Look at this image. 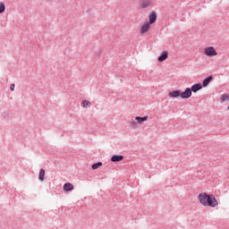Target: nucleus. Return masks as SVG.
Here are the masks:
<instances>
[{
    "label": "nucleus",
    "mask_w": 229,
    "mask_h": 229,
    "mask_svg": "<svg viewBox=\"0 0 229 229\" xmlns=\"http://www.w3.org/2000/svg\"><path fill=\"white\" fill-rule=\"evenodd\" d=\"M225 101H229V95L222 94V96H220V103H225Z\"/></svg>",
    "instance_id": "15"
},
{
    "label": "nucleus",
    "mask_w": 229,
    "mask_h": 229,
    "mask_svg": "<svg viewBox=\"0 0 229 229\" xmlns=\"http://www.w3.org/2000/svg\"><path fill=\"white\" fill-rule=\"evenodd\" d=\"M168 96H169V98H176L179 97L182 98L181 90H179V89L173 90V91L169 92Z\"/></svg>",
    "instance_id": "10"
},
{
    "label": "nucleus",
    "mask_w": 229,
    "mask_h": 229,
    "mask_svg": "<svg viewBox=\"0 0 229 229\" xmlns=\"http://www.w3.org/2000/svg\"><path fill=\"white\" fill-rule=\"evenodd\" d=\"M102 165H103V163L97 162V163L91 165V169L92 170H97L98 167H101Z\"/></svg>",
    "instance_id": "17"
},
{
    "label": "nucleus",
    "mask_w": 229,
    "mask_h": 229,
    "mask_svg": "<svg viewBox=\"0 0 229 229\" xmlns=\"http://www.w3.org/2000/svg\"><path fill=\"white\" fill-rule=\"evenodd\" d=\"M204 54L206 56L209 57H214L217 55L216 50H215V47H206L204 50Z\"/></svg>",
    "instance_id": "2"
},
{
    "label": "nucleus",
    "mask_w": 229,
    "mask_h": 229,
    "mask_svg": "<svg viewBox=\"0 0 229 229\" xmlns=\"http://www.w3.org/2000/svg\"><path fill=\"white\" fill-rule=\"evenodd\" d=\"M203 85L201 83H196L194 85H191V88H186L184 91H193L194 94L197 93L198 91L201 90L203 89Z\"/></svg>",
    "instance_id": "3"
},
{
    "label": "nucleus",
    "mask_w": 229,
    "mask_h": 229,
    "mask_svg": "<svg viewBox=\"0 0 229 229\" xmlns=\"http://www.w3.org/2000/svg\"><path fill=\"white\" fill-rule=\"evenodd\" d=\"M227 110L229 111V106H228V108H227Z\"/></svg>",
    "instance_id": "21"
},
{
    "label": "nucleus",
    "mask_w": 229,
    "mask_h": 229,
    "mask_svg": "<svg viewBox=\"0 0 229 229\" xmlns=\"http://www.w3.org/2000/svg\"><path fill=\"white\" fill-rule=\"evenodd\" d=\"M150 25H152V23H144L142 24V26H140V35L148 32V30H150Z\"/></svg>",
    "instance_id": "6"
},
{
    "label": "nucleus",
    "mask_w": 229,
    "mask_h": 229,
    "mask_svg": "<svg viewBox=\"0 0 229 229\" xmlns=\"http://www.w3.org/2000/svg\"><path fill=\"white\" fill-rule=\"evenodd\" d=\"M157 19V16L156 14V12L150 13V14H148V22H147V24H154V23H156V20Z\"/></svg>",
    "instance_id": "5"
},
{
    "label": "nucleus",
    "mask_w": 229,
    "mask_h": 229,
    "mask_svg": "<svg viewBox=\"0 0 229 229\" xmlns=\"http://www.w3.org/2000/svg\"><path fill=\"white\" fill-rule=\"evenodd\" d=\"M45 174H46V170H44V168H40V172L38 174V181L44 182Z\"/></svg>",
    "instance_id": "14"
},
{
    "label": "nucleus",
    "mask_w": 229,
    "mask_h": 229,
    "mask_svg": "<svg viewBox=\"0 0 229 229\" xmlns=\"http://www.w3.org/2000/svg\"><path fill=\"white\" fill-rule=\"evenodd\" d=\"M91 106V103L88 100L81 101V107L89 108Z\"/></svg>",
    "instance_id": "16"
},
{
    "label": "nucleus",
    "mask_w": 229,
    "mask_h": 229,
    "mask_svg": "<svg viewBox=\"0 0 229 229\" xmlns=\"http://www.w3.org/2000/svg\"><path fill=\"white\" fill-rule=\"evenodd\" d=\"M4 12H6V5L4 3H0V14L4 13Z\"/></svg>",
    "instance_id": "18"
},
{
    "label": "nucleus",
    "mask_w": 229,
    "mask_h": 229,
    "mask_svg": "<svg viewBox=\"0 0 229 229\" xmlns=\"http://www.w3.org/2000/svg\"><path fill=\"white\" fill-rule=\"evenodd\" d=\"M152 5V0H142L140 2V9H146Z\"/></svg>",
    "instance_id": "4"
},
{
    "label": "nucleus",
    "mask_w": 229,
    "mask_h": 229,
    "mask_svg": "<svg viewBox=\"0 0 229 229\" xmlns=\"http://www.w3.org/2000/svg\"><path fill=\"white\" fill-rule=\"evenodd\" d=\"M72 190H74V186L70 182H66L63 185V191L64 192H69L72 191Z\"/></svg>",
    "instance_id": "9"
},
{
    "label": "nucleus",
    "mask_w": 229,
    "mask_h": 229,
    "mask_svg": "<svg viewBox=\"0 0 229 229\" xmlns=\"http://www.w3.org/2000/svg\"><path fill=\"white\" fill-rule=\"evenodd\" d=\"M135 121H137V123L141 124L142 123L148 121V116H137L135 117Z\"/></svg>",
    "instance_id": "13"
},
{
    "label": "nucleus",
    "mask_w": 229,
    "mask_h": 229,
    "mask_svg": "<svg viewBox=\"0 0 229 229\" xmlns=\"http://www.w3.org/2000/svg\"><path fill=\"white\" fill-rule=\"evenodd\" d=\"M198 199H199V203L203 205V207H209L214 208L218 206V201H216V199L213 194H207L206 192L199 193Z\"/></svg>",
    "instance_id": "1"
},
{
    "label": "nucleus",
    "mask_w": 229,
    "mask_h": 229,
    "mask_svg": "<svg viewBox=\"0 0 229 229\" xmlns=\"http://www.w3.org/2000/svg\"><path fill=\"white\" fill-rule=\"evenodd\" d=\"M137 123L136 122H131V124H129V126H131V128H136L137 127Z\"/></svg>",
    "instance_id": "19"
},
{
    "label": "nucleus",
    "mask_w": 229,
    "mask_h": 229,
    "mask_svg": "<svg viewBox=\"0 0 229 229\" xmlns=\"http://www.w3.org/2000/svg\"><path fill=\"white\" fill-rule=\"evenodd\" d=\"M211 81H213V75L208 76V78L203 79L202 82L199 83L203 88L208 87V83H211Z\"/></svg>",
    "instance_id": "7"
},
{
    "label": "nucleus",
    "mask_w": 229,
    "mask_h": 229,
    "mask_svg": "<svg viewBox=\"0 0 229 229\" xmlns=\"http://www.w3.org/2000/svg\"><path fill=\"white\" fill-rule=\"evenodd\" d=\"M15 89V84L10 85V90L13 91Z\"/></svg>",
    "instance_id": "20"
},
{
    "label": "nucleus",
    "mask_w": 229,
    "mask_h": 229,
    "mask_svg": "<svg viewBox=\"0 0 229 229\" xmlns=\"http://www.w3.org/2000/svg\"><path fill=\"white\" fill-rule=\"evenodd\" d=\"M167 56H168L167 52H161V55L157 56V62L164 63L167 59Z\"/></svg>",
    "instance_id": "11"
},
{
    "label": "nucleus",
    "mask_w": 229,
    "mask_h": 229,
    "mask_svg": "<svg viewBox=\"0 0 229 229\" xmlns=\"http://www.w3.org/2000/svg\"><path fill=\"white\" fill-rule=\"evenodd\" d=\"M191 93H194V91L184 90V91L181 92L182 99L190 98L191 97Z\"/></svg>",
    "instance_id": "12"
},
{
    "label": "nucleus",
    "mask_w": 229,
    "mask_h": 229,
    "mask_svg": "<svg viewBox=\"0 0 229 229\" xmlns=\"http://www.w3.org/2000/svg\"><path fill=\"white\" fill-rule=\"evenodd\" d=\"M122 160H123V156L122 155H114L110 157V161L112 163H118L121 162Z\"/></svg>",
    "instance_id": "8"
}]
</instances>
